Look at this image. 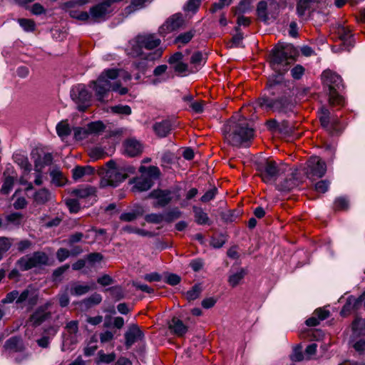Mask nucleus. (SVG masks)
I'll return each instance as SVG.
<instances>
[{
    "instance_id": "nucleus-15",
    "label": "nucleus",
    "mask_w": 365,
    "mask_h": 365,
    "mask_svg": "<svg viewBox=\"0 0 365 365\" xmlns=\"http://www.w3.org/2000/svg\"><path fill=\"white\" fill-rule=\"evenodd\" d=\"M124 150L128 155L134 157L142 153L143 146L137 140L130 138L124 143Z\"/></svg>"
},
{
    "instance_id": "nucleus-40",
    "label": "nucleus",
    "mask_w": 365,
    "mask_h": 365,
    "mask_svg": "<svg viewBox=\"0 0 365 365\" xmlns=\"http://www.w3.org/2000/svg\"><path fill=\"white\" fill-rule=\"evenodd\" d=\"M56 131L58 135L63 138L67 136L70 133V128L68 124L65 121H61L56 126Z\"/></svg>"
},
{
    "instance_id": "nucleus-13",
    "label": "nucleus",
    "mask_w": 365,
    "mask_h": 365,
    "mask_svg": "<svg viewBox=\"0 0 365 365\" xmlns=\"http://www.w3.org/2000/svg\"><path fill=\"white\" fill-rule=\"evenodd\" d=\"M136 42L140 49L145 48V49L151 50L160 44V40L153 34H148L138 36Z\"/></svg>"
},
{
    "instance_id": "nucleus-22",
    "label": "nucleus",
    "mask_w": 365,
    "mask_h": 365,
    "mask_svg": "<svg viewBox=\"0 0 365 365\" xmlns=\"http://www.w3.org/2000/svg\"><path fill=\"white\" fill-rule=\"evenodd\" d=\"M153 129L158 136L165 137L171 130V123L169 120L156 123L153 126Z\"/></svg>"
},
{
    "instance_id": "nucleus-1",
    "label": "nucleus",
    "mask_w": 365,
    "mask_h": 365,
    "mask_svg": "<svg viewBox=\"0 0 365 365\" xmlns=\"http://www.w3.org/2000/svg\"><path fill=\"white\" fill-rule=\"evenodd\" d=\"M131 76L127 71L117 68L104 70L96 81L91 83V87L96 93L98 99L101 101L110 91L124 95L128 92L125 87L121 86V81L130 80Z\"/></svg>"
},
{
    "instance_id": "nucleus-42",
    "label": "nucleus",
    "mask_w": 365,
    "mask_h": 365,
    "mask_svg": "<svg viewBox=\"0 0 365 365\" xmlns=\"http://www.w3.org/2000/svg\"><path fill=\"white\" fill-rule=\"evenodd\" d=\"M162 53H163L162 50L158 49L153 54H149V55L144 54L142 51H139L138 50H133L131 53L133 56H145L146 57V58H148V60L153 61V60H155V59L160 57L162 55Z\"/></svg>"
},
{
    "instance_id": "nucleus-23",
    "label": "nucleus",
    "mask_w": 365,
    "mask_h": 365,
    "mask_svg": "<svg viewBox=\"0 0 365 365\" xmlns=\"http://www.w3.org/2000/svg\"><path fill=\"white\" fill-rule=\"evenodd\" d=\"M168 67L166 65H160L157 66L154 71L153 74L155 76V78L153 80L152 83L153 84H158L159 83H161L163 81H165L167 80L168 76L166 75V70Z\"/></svg>"
},
{
    "instance_id": "nucleus-61",
    "label": "nucleus",
    "mask_w": 365,
    "mask_h": 365,
    "mask_svg": "<svg viewBox=\"0 0 365 365\" xmlns=\"http://www.w3.org/2000/svg\"><path fill=\"white\" fill-rule=\"evenodd\" d=\"M18 296H19V292L17 291L11 292L6 294V297L2 300V302L4 304L11 303L15 299L17 300Z\"/></svg>"
},
{
    "instance_id": "nucleus-9",
    "label": "nucleus",
    "mask_w": 365,
    "mask_h": 365,
    "mask_svg": "<svg viewBox=\"0 0 365 365\" xmlns=\"http://www.w3.org/2000/svg\"><path fill=\"white\" fill-rule=\"evenodd\" d=\"M327 167L324 161L317 156H312L307 163L306 174L311 180L322 178L326 173Z\"/></svg>"
},
{
    "instance_id": "nucleus-8",
    "label": "nucleus",
    "mask_w": 365,
    "mask_h": 365,
    "mask_svg": "<svg viewBox=\"0 0 365 365\" xmlns=\"http://www.w3.org/2000/svg\"><path fill=\"white\" fill-rule=\"evenodd\" d=\"M286 170L287 167L284 165H278L274 161L270 160L266 163L260 175L264 182L272 183Z\"/></svg>"
},
{
    "instance_id": "nucleus-53",
    "label": "nucleus",
    "mask_w": 365,
    "mask_h": 365,
    "mask_svg": "<svg viewBox=\"0 0 365 365\" xmlns=\"http://www.w3.org/2000/svg\"><path fill=\"white\" fill-rule=\"evenodd\" d=\"M201 0H189L185 6V9L187 11L195 12L200 4Z\"/></svg>"
},
{
    "instance_id": "nucleus-19",
    "label": "nucleus",
    "mask_w": 365,
    "mask_h": 365,
    "mask_svg": "<svg viewBox=\"0 0 365 365\" xmlns=\"http://www.w3.org/2000/svg\"><path fill=\"white\" fill-rule=\"evenodd\" d=\"M171 193L169 191L155 190L151 196L156 200L155 204L159 206H164L171 200Z\"/></svg>"
},
{
    "instance_id": "nucleus-39",
    "label": "nucleus",
    "mask_w": 365,
    "mask_h": 365,
    "mask_svg": "<svg viewBox=\"0 0 365 365\" xmlns=\"http://www.w3.org/2000/svg\"><path fill=\"white\" fill-rule=\"evenodd\" d=\"M110 111L118 115H128L131 113V108L128 106H115L110 107Z\"/></svg>"
},
{
    "instance_id": "nucleus-48",
    "label": "nucleus",
    "mask_w": 365,
    "mask_h": 365,
    "mask_svg": "<svg viewBox=\"0 0 365 365\" xmlns=\"http://www.w3.org/2000/svg\"><path fill=\"white\" fill-rule=\"evenodd\" d=\"M201 289L199 286H194L190 290L186 292V298L187 300L191 301L197 299L200 294Z\"/></svg>"
},
{
    "instance_id": "nucleus-2",
    "label": "nucleus",
    "mask_w": 365,
    "mask_h": 365,
    "mask_svg": "<svg viewBox=\"0 0 365 365\" xmlns=\"http://www.w3.org/2000/svg\"><path fill=\"white\" fill-rule=\"evenodd\" d=\"M296 55L297 51L291 44H279L272 49L270 63L278 75L273 76L268 80L267 89L270 93H273L272 90L282 81V74L288 71L289 66L294 61Z\"/></svg>"
},
{
    "instance_id": "nucleus-52",
    "label": "nucleus",
    "mask_w": 365,
    "mask_h": 365,
    "mask_svg": "<svg viewBox=\"0 0 365 365\" xmlns=\"http://www.w3.org/2000/svg\"><path fill=\"white\" fill-rule=\"evenodd\" d=\"M337 32L340 38L343 41L347 40L351 36L350 29L346 26L339 27Z\"/></svg>"
},
{
    "instance_id": "nucleus-16",
    "label": "nucleus",
    "mask_w": 365,
    "mask_h": 365,
    "mask_svg": "<svg viewBox=\"0 0 365 365\" xmlns=\"http://www.w3.org/2000/svg\"><path fill=\"white\" fill-rule=\"evenodd\" d=\"M169 329L178 336H184L188 327L178 318L173 317L168 324Z\"/></svg>"
},
{
    "instance_id": "nucleus-55",
    "label": "nucleus",
    "mask_w": 365,
    "mask_h": 365,
    "mask_svg": "<svg viewBox=\"0 0 365 365\" xmlns=\"http://www.w3.org/2000/svg\"><path fill=\"white\" fill-rule=\"evenodd\" d=\"M104 155L105 153L101 148H95L91 150L89 153L90 157L94 160L102 158H103Z\"/></svg>"
},
{
    "instance_id": "nucleus-46",
    "label": "nucleus",
    "mask_w": 365,
    "mask_h": 365,
    "mask_svg": "<svg viewBox=\"0 0 365 365\" xmlns=\"http://www.w3.org/2000/svg\"><path fill=\"white\" fill-rule=\"evenodd\" d=\"M11 245V242L6 237H0V260L2 259L4 254L9 250Z\"/></svg>"
},
{
    "instance_id": "nucleus-38",
    "label": "nucleus",
    "mask_w": 365,
    "mask_h": 365,
    "mask_svg": "<svg viewBox=\"0 0 365 365\" xmlns=\"http://www.w3.org/2000/svg\"><path fill=\"white\" fill-rule=\"evenodd\" d=\"M18 22L25 31H33L35 29V22L31 19H19Z\"/></svg>"
},
{
    "instance_id": "nucleus-34",
    "label": "nucleus",
    "mask_w": 365,
    "mask_h": 365,
    "mask_svg": "<svg viewBox=\"0 0 365 365\" xmlns=\"http://www.w3.org/2000/svg\"><path fill=\"white\" fill-rule=\"evenodd\" d=\"M98 364L101 363L109 364L110 362H113L116 358L115 353L105 354L103 351H98Z\"/></svg>"
},
{
    "instance_id": "nucleus-30",
    "label": "nucleus",
    "mask_w": 365,
    "mask_h": 365,
    "mask_svg": "<svg viewBox=\"0 0 365 365\" xmlns=\"http://www.w3.org/2000/svg\"><path fill=\"white\" fill-rule=\"evenodd\" d=\"M34 199L36 203L43 204L51 199V194L46 189H41L35 193Z\"/></svg>"
},
{
    "instance_id": "nucleus-12",
    "label": "nucleus",
    "mask_w": 365,
    "mask_h": 365,
    "mask_svg": "<svg viewBox=\"0 0 365 365\" xmlns=\"http://www.w3.org/2000/svg\"><path fill=\"white\" fill-rule=\"evenodd\" d=\"M90 0H71L65 4L66 7L69 9V14L72 18L86 21L89 19V14L86 11H78L75 9L88 4Z\"/></svg>"
},
{
    "instance_id": "nucleus-50",
    "label": "nucleus",
    "mask_w": 365,
    "mask_h": 365,
    "mask_svg": "<svg viewBox=\"0 0 365 365\" xmlns=\"http://www.w3.org/2000/svg\"><path fill=\"white\" fill-rule=\"evenodd\" d=\"M58 297L60 305L63 307H66L69 303L68 287H66L64 291L61 292L59 294Z\"/></svg>"
},
{
    "instance_id": "nucleus-33",
    "label": "nucleus",
    "mask_w": 365,
    "mask_h": 365,
    "mask_svg": "<svg viewBox=\"0 0 365 365\" xmlns=\"http://www.w3.org/2000/svg\"><path fill=\"white\" fill-rule=\"evenodd\" d=\"M314 0H299L297 6V14L299 16H302L305 14L306 11H308L311 6V4Z\"/></svg>"
},
{
    "instance_id": "nucleus-60",
    "label": "nucleus",
    "mask_w": 365,
    "mask_h": 365,
    "mask_svg": "<svg viewBox=\"0 0 365 365\" xmlns=\"http://www.w3.org/2000/svg\"><path fill=\"white\" fill-rule=\"evenodd\" d=\"M291 359L294 361H299L303 359V355L301 351V347H296L293 350V353L291 355Z\"/></svg>"
},
{
    "instance_id": "nucleus-56",
    "label": "nucleus",
    "mask_w": 365,
    "mask_h": 365,
    "mask_svg": "<svg viewBox=\"0 0 365 365\" xmlns=\"http://www.w3.org/2000/svg\"><path fill=\"white\" fill-rule=\"evenodd\" d=\"M329 182L325 180H321L316 183L315 190L320 193L325 192L329 188Z\"/></svg>"
},
{
    "instance_id": "nucleus-18",
    "label": "nucleus",
    "mask_w": 365,
    "mask_h": 365,
    "mask_svg": "<svg viewBox=\"0 0 365 365\" xmlns=\"http://www.w3.org/2000/svg\"><path fill=\"white\" fill-rule=\"evenodd\" d=\"M50 303H47L45 307L38 309L31 317L29 323L34 326L39 325L48 317V313L46 312Z\"/></svg>"
},
{
    "instance_id": "nucleus-4",
    "label": "nucleus",
    "mask_w": 365,
    "mask_h": 365,
    "mask_svg": "<svg viewBox=\"0 0 365 365\" xmlns=\"http://www.w3.org/2000/svg\"><path fill=\"white\" fill-rule=\"evenodd\" d=\"M322 81L324 84L329 89V102L333 106L344 105V100L343 97L339 95L336 90L342 87V80L341 77L335 73L328 70L322 73Z\"/></svg>"
},
{
    "instance_id": "nucleus-20",
    "label": "nucleus",
    "mask_w": 365,
    "mask_h": 365,
    "mask_svg": "<svg viewBox=\"0 0 365 365\" xmlns=\"http://www.w3.org/2000/svg\"><path fill=\"white\" fill-rule=\"evenodd\" d=\"M274 4V0H264L259 2L257 5V14L259 18L262 19L264 21H267L268 19L269 14V7H272V5Z\"/></svg>"
},
{
    "instance_id": "nucleus-17",
    "label": "nucleus",
    "mask_w": 365,
    "mask_h": 365,
    "mask_svg": "<svg viewBox=\"0 0 365 365\" xmlns=\"http://www.w3.org/2000/svg\"><path fill=\"white\" fill-rule=\"evenodd\" d=\"M125 344L130 346L133 344L143 338V332L138 326H131L125 333Z\"/></svg>"
},
{
    "instance_id": "nucleus-25",
    "label": "nucleus",
    "mask_w": 365,
    "mask_h": 365,
    "mask_svg": "<svg viewBox=\"0 0 365 365\" xmlns=\"http://www.w3.org/2000/svg\"><path fill=\"white\" fill-rule=\"evenodd\" d=\"M94 170L91 166H78L73 170V178L75 180H78L86 175H91Z\"/></svg>"
},
{
    "instance_id": "nucleus-45",
    "label": "nucleus",
    "mask_w": 365,
    "mask_h": 365,
    "mask_svg": "<svg viewBox=\"0 0 365 365\" xmlns=\"http://www.w3.org/2000/svg\"><path fill=\"white\" fill-rule=\"evenodd\" d=\"M90 135L89 131L86 128H77L74 130V137L77 140H81L87 138Z\"/></svg>"
},
{
    "instance_id": "nucleus-62",
    "label": "nucleus",
    "mask_w": 365,
    "mask_h": 365,
    "mask_svg": "<svg viewBox=\"0 0 365 365\" xmlns=\"http://www.w3.org/2000/svg\"><path fill=\"white\" fill-rule=\"evenodd\" d=\"M67 331L70 334H75L78 331V323L76 321H71L68 322L66 327Z\"/></svg>"
},
{
    "instance_id": "nucleus-51",
    "label": "nucleus",
    "mask_w": 365,
    "mask_h": 365,
    "mask_svg": "<svg viewBox=\"0 0 365 365\" xmlns=\"http://www.w3.org/2000/svg\"><path fill=\"white\" fill-rule=\"evenodd\" d=\"M66 205L71 212H77L80 207L79 202L76 199H68L66 201Z\"/></svg>"
},
{
    "instance_id": "nucleus-57",
    "label": "nucleus",
    "mask_w": 365,
    "mask_h": 365,
    "mask_svg": "<svg viewBox=\"0 0 365 365\" xmlns=\"http://www.w3.org/2000/svg\"><path fill=\"white\" fill-rule=\"evenodd\" d=\"M114 337V333L111 331H106L100 334V340L101 343L110 341Z\"/></svg>"
},
{
    "instance_id": "nucleus-10",
    "label": "nucleus",
    "mask_w": 365,
    "mask_h": 365,
    "mask_svg": "<svg viewBox=\"0 0 365 365\" xmlns=\"http://www.w3.org/2000/svg\"><path fill=\"white\" fill-rule=\"evenodd\" d=\"M71 96L80 110H84L89 106L91 95L84 85H78L74 87L71 91Z\"/></svg>"
},
{
    "instance_id": "nucleus-27",
    "label": "nucleus",
    "mask_w": 365,
    "mask_h": 365,
    "mask_svg": "<svg viewBox=\"0 0 365 365\" xmlns=\"http://www.w3.org/2000/svg\"><path fill=\"white\" fill-rule=\"evenodd\" d=\"M87 128L91 135H99L104 131L106 126L101 121H94L87 125Z\"/></svg>"
},
{
    "instance_id": "nucleus-54",
    "label": "nucleus",
    "mask_w": 365,
    "mask_h": 365,
    "mask_svg": "<svg viewBox=\"0 0 365 365\" xmlns=\"http://www.w3.org/2000/svg\"><path fill=\"white\" fill-rule=\"evenodd\" d=\"M304 73V68L300 65H297V66H294L291 70L292 76L294 79H299L303 76Z\"/></svg>"
},
{
    "instance_id": "nucleus-31",
    "label": "nucleus",
    "mask_w": 365,
    "mask_h": 365,
    "mask_svg": "<svg viewBox=\"0 0 365 365\" xmlns=\"http://www.w3.org/2000/svg\"><path fill=\"white\" fill-rule=\"evenodd\" d=\"M6 346L8 349L15 351H21L24 348L22 341L16 337L9 339L6 343Z\"/></svg>"
},
{
    "instance_id": "nucleus-47",
    "label": "nucleus",
    "mask_w": 365,
    "mask_h": 365,
    "mask_svg": "<svg viewBox=\"0 0 365 365\" xmlns=\"http://www.w3.org/2000/svg\"><path fill=\"white\" fill-rule=\"evenodd\" d=\"M319 119L321 124L324 127L327 128L329 123V111L325 108H322L319 111Z\"/></svg>"
},
{
    "instance_id": "nucleus-35",
    "label": "nucleus",
    "mask_w": 365,
    "mask_h": 365,
    "mask_svg": "<svg viewBox=\"0 0 365 365\" xmlns=\"http://www.w3.org/2000/svg\"><path fill=\"white\" fill-rule=\"evenodd\" d=\"M51 175L52 177V182L55 185L62 186L66 184V178L61 172L58 170H53L51 172Z\"/></svg>"
},
{
    "instance_id": "nucleus-41",
    "label": "nucleus",
    "mask_w": 365,
    "mask_h": 365,
    "mask_svg": "<svg viewBox=\"0 0 365 365\" xmlns=\"http://www.w3.org/2000/svg\"><path fill=\"white\" fill-rule=\"evenodd\" d=\"M258 103L261 108L265 110H269L275 108L276 102L273 99L262 97L259 99Z\"/></svg>"
},
{
    "instance_id": "nucleus-59",
    "label": "nucleus",
    "mask_w": 365,
    "mask_h": 365,
    "mask_svg": "<svg viewBox=\"0 0 365 365\" xmlns=\"http://www.w3.org/2000/svg\"><path fill=\"white\" fill-rule=\"evenodd\" d=\"M22 215L18 212H14L7 216V220L14 224H19L21 221Z\"/></svg>"
},
{
    "instance_id": "nucleus-6",
    "label": "nucleus",
    "mask_w": 365,
    "mask_h": 365,
    "mask_svg": "<svg viewBox=\"0 0 365 365\" xmlns=\"http://www.w3.org/2000/svg\"><path fill=\"white\" fill-rule=\"evenodd\" d=\"M106 173L101 181L102 186L110 185L117 186L120 182L127 178L125 170L117 167L115 163L109 161L106 165Z\"/></svg>"
},
{
    "instance_id": "nucleus-64",
    "label": "nucleus",
    "mask_w": 365,
    "mask_h": 365,
    "mask_svg": "<svg viewBox=\"0 0 365 365\" xmlns=\"http://www.w3.org/2000/svg\"><path fill=\"white\" fill-rule=\"evenodd\" d=\"M329 311L324 309H317L315 310L314 315L319 318V319L324 320L329 317Z\"/></svg>"
},
{
    "instance_id": "nucleus-36",
    "label": "nucleus",
    "mask_w": 365,
    "mask_h": 365,
    "mask_svg": "<svg viewBox=\"0 0 365 365\" xmlns=\"http://www.w3.org/2000/svg\"><path fill=\"white\" fill-rule=\"evenodd\" d=\"M194 36V31H189L180 34L175 39V43L179 46L185 45L188 43Z\"/></svg>"
},
{
    "instance_id": "nucleus-28",
    "label": "nucleus",
    "mask_w": 365,
    "mask_h": 365,
    "mask_svg": "<svg viewBox=\"0 0 365 365\" xmlns=\"http://www.w3.org/2000/svg\"><path fill=\"white\" fill-rule=\"evenodd\" d=\"M29 296H31L29 300L31 301V303L34 304L36 301L37 294L34 290L29 289L24 290L20 295L18 296L16 302L21 303L26 300Z\"/></svg>"
},
{
    "instance_id": "nucleus-29",
    "label": "nucleus",
    "mask_w": 365,
    "mask_h": 365,
    "mask_svg": "<svg viewBox=\"0 0 365 365\" xmlns=\"http://www.w3.org/2000/svg\"><path fill=\"white\" fill-rule=\"evenodd\" d=\"M143 212L140 209H137L123 213L120 218L125 222H131L137 219L139 216L143 215Z\"/></svg>"
},
{
    "instance_id": "nucleus-11",
    "label": "nucleus",
    "mask_w": 365,
    "mask_h": 365,
    "mask_svg": "<svg viewBox=\"0 0 365 365\" xmlns=\"http://www.w3.org/2000/svg\"><path fill=\"white\" fill-rule=\"evenodd\" d=\"M184 24V19L181 14H175L168 18L166 21L159 28V33L162 36L180 28Z\"/></svg>"
},
{
    "instance_id": "nucleus-43",
    "label": "nucleus",
    "mask_w": 365,
    "mask_h": 365,
    "mask_svg": "<svg viewBox=\"0 0 365 365\" xmlns=\"http://www.w3.org/2000/svg\"><path fill=\"white\" fill-rule=\"evenodd\" d=\"M74 194L79 198L88 197L91 195H93L95 190L92 187H86L82 189H78L73 191Z\"/></svg>"
},
{
    "instance_id": "nucleus-58",
    "label": "nucleus",
    "mask_w": 365,
    "mask_h": 365,
    "mask_svg": "<svg viewBox=\"0 0 365 365\" xmlns=\"http://www.w3.org/2000/svg\"><path fill=\"white\" fill-rule=\"evenodd\" d=\"M45 9L40 4L36 3L30 8V11L34 15H40L45 13Z\"/></svg>"
},
{
    "instance_id": "nucleus-63",
    "label": "nucleus",
    "mask_w": 365,
    "mask_h": 365,
    "mask_svg": "<svg viewBox=\"0 0 365 365\" xmlns=\"http://www.w3.org/2000/svg\"><path fill=\"white\" fill-rule=\"evenodd\" d=\"M83 237V235L80 232L75 233L74 235H71L69 238L68 244L71 247L74 246V245L78 242H81L82 238Z\"/></svg>"
},
{
    "instance_id": "nucleus-5",
    "label": "nucleus",
    "mask_w": 365,
    "mask_h": 365,
    "mask_svg": "<svg viewBox=\"0 0 365 365\" xmlns=\"http://www.w3.org/2000/svg\"><path fill=\"white\" fill-rule=\"evenodd\" d=\"M141 176L134 180L133 190L136 191H145L150 189L153 180L157 179L160 175V170L157 167L150 166L140 168Z\"/></svg>"
},
{
    "instance_id": "nucleus-7",
    "label": "nucleus",
    "mask_w": 365,
    "mask_h": 365,
    "mask_svg": "<svg viewBox=\"0 0 365 365\" xmlns=\"http://www.w3.org/2000/svg\"><path fill=\"white\" fill-rule=\"evenodd\" d=\"M48 263L47 255L43 252H34L32 255H26L17 262V265L23 271L29 270L34 267L46 265Z\"/></svg>"
},
{
    "instance_id": "nucleus-24",
    "label": "nucleus",
    "mask_w": 365,
    "mask_h": 365,
    "mask_svg": "<svg viewBox=\"0 0 365 365\" xmlns=\"http://www.w3.org/2000/svg\"><path fill=\"white\" fill-rule=\"evenodd\" d=\"M14 159L15 163L24 170V175L30 172L31 165L26 156L16 153L14 155Z\"/></svg>"
},
{
    "instance_id": "nucleus-32",
    "label": "nucleus",
    "mask_w": 365,
    "mask_h": 365,
    "mask_svg": "<svg viewBox=\"0 0 365 365\" xmlns=\"http://www.w3.org/2000/svg\"><path fill=\"white\" fill-rule=\"evenodd\" d=\"M14 176L5 177L3 185L0 190V194L7 195L12 190L14 183Z\"/></svg>"
},
{
    "instance_id": "nucleus-44",
    "label": "nucleus",
    "mask_w": 365,
    "mask_h": 365,
    "mask_svg": "<svg viewBox=\"0 0 365 365\" xmlns=\"http://www.w3.org/2000/svg\"><path fill=\"white\" fill-rule=\"evenodd\" d=\"M244 277V272L242 270L231 274L229 277V283L232 287L237 286Z\"/></svg>"
},
{
    "instance_id": "nucleus-49",
    "label": "nucleus",
    "mask_w": 365,
    "mask_h": 365,
    "mask_svg": "<svg viewBox=\"0 0 365 365\" xmlns=\"http://www.w3.org/2000/svg\"><path fill=\"white\" fill-rule=\"evenodd\" d=\"M96 342H97V339L95 336H93L92 340L89 342L88 346L85 348V350H84L85 355L91 356V355L93 354V353L97 349Z\"/></svg>"
},
{
    "instance_id": "nucleus-3",
    "label": "nucleus",
    "mask_w": 365,
    "mask_h": 365,
    "mask_svg": "<svg viewBox=\"0 0 365 365\" xmlns=\"http://www.w3.org/2000/svg\"><path fill=\"white\" fill-rule=\"evenodd\" d=\"M224 135L231 145L240 146L247 143L254 136V130L250 126L247 120L241 115H236L225 125Z\"/></svg>"
},
{
    "instance_id": "nucleus-14",
    "label": "nucleus",
    "mask_w": 365,
    "mask_h": 365,
    "mask_svg": "<svg viewBox=\"0 0 365 365\" xmlns=\"http://www.w3.org/2000/svg\"><path fill=\"white\" fill-rule=\"evenodd\" d=\"M109 6L110 3L106 1L91 7L90 9L89 18L94 21L104 18L108 11Z\"/></svg>"
},
{
    "instance_id": "nucleus-26",
    "label": "nucleus",
    "mask_w": 365,
    "mask_h": 365,
    "mask_svg": "<svg viewBox=\"0 0 365 365\" xmlns=\"http://www.w3.org/2000/svg\"><path fill=\"white\" fill-rule=\"evenodd\" d=\"M82 252V249L79 247H75L71 251L67 250L66 249L61 248L57 252V257L58 259L62 262L65 260L70 255H76Z\"/></svg>"
},
{
    "instance_id": "nucleus-37",
    "label": "nucleus",
    "mask_w": 365,
    "mask_h": 365,
    "mask_svg": "<svg viewBox=\"0 0 365 365\" xmlns=\"http://www.w3.org/2000/svg\"><path fill=\"white\" fill-rule=\"evenodd\" d=\"M195 221L197 224L204 225L208 222L207 215L200 208H194Z\"/></svg>"
},
{
    "instance_id": "nucleus-21",
    "label": "nucleus",
    "mask_w": 365,
    "mask_h": 365,
    "mask_svg": "<svg viewBox=\"0 0 365 365\" xmlns=\"http://www.w3.org/2000/svg\"><path fill=\"white\" fill-rule=\"evenodd\" d=\"M94 288V283H92L91 286L87 284H81L79 283H73L71 284L70 292L73 295L81 296L86 294L89 290Z\"/></svg>"
}]
</instances>
